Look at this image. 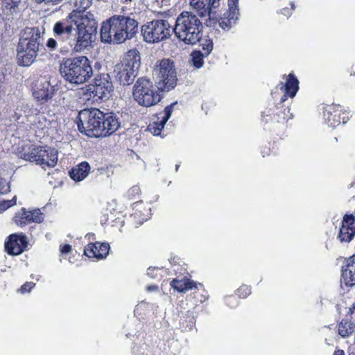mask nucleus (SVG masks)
I'll return each mask as SVG.
<instances>
[{"instance_id": "obj_51", "label": "nucleus", "mask_w": 355, "mask_h": 355, "mask_svg": "<svg viewBox=\"0 0 355 355\" xmlns=\"http://www.w3.org/2000/svg\"><path fill=\"white\" fill-rule=\"evenodd\" d=\"M354 184H355V182H354Z\"/></svg>"}, {"instance_id": "obj_38", "label": "nucleus", "mask_w": 355, "mask_h": 355, "mask_svg": "<svg viewBox=\"0 0 355 355\" xmlns=\"http://www.w3.org/2000/svg\"><path fill=\"white\" fill-rule=\"evenodd\" d=\"M345 268L352 270L355 272V254L351 256L347 260V264Z\"/></svg>"}, {"instance_id": "obj_36", "label": "nucleus", "mask_w": 355, "mask_h": 355, "mask_svg": "<svg viewBox=\"0 0 355 355\" xmlns=\"http://www.w3.org/2000/svg\"><path fill=\"white\" fill-rule=\"evenodd\" d=\"M147 275L153 279H157L161 276L160 269L158 268L149 267L147 270Z\"/></svg>"}, {"instance_id": "obj_32", "label": "nucleus", "mask_w": 355, "mask_h": 355, "mask_svg": "<svg viewBox=\"0 0 355 355\" xmlns=\"http://www.w3.org/2000/svg\"><path fill=\"white\" fill-rule=\"evenodd\" d=\"M76 10L85 11L92 5V0H73Z\"/></svg>"}, {"instance_id": "obj_24", "label": "nucleus", "mask_w": 355, "mask_h": 355, "mask_svg": "<svg viewBox=\"0 0 355 355\" xmlns=\"http://www.w3.org/2000/svg\"><path fill=\"white\" fill-rule=\"evenodd\" d=\"M37 3L46 1V0H34ZM21 0H5L3 3V10L6 15H12L17 13L18 6Z\"/></svg>"}, {"instance_id": "obj_1", "label": "nucleus", "mask_w": 355, "mask_h": 355, "mask_svg": "<svg viewBox=\"0 0 355 355\" xmlns=\"http://www.w3.org/2000/svg\"><path fill=\"white\" fill-rule=\"evenodd\" d=\"M96 24L92 12L73 10L54 24L53 33L60 42L67 43L75 52H80L92 43Z\"/></svg>"}, {"instance_id": "obj_44", "label": "nucleus", "mask_w": 355, "mask_h": 355, "mask_svg": "<svg viewBox=\"0 0 355 355\" xmlns=\"http://www.w3.org/2000/svg\"><path fill=\"white\" fill-rule=\"evenodd\" d=\"M288 12H289V11H288V8H284L282 10V13L284 15H288V14H289Z\"/></svg>"}, {"instance_id": "obj_42", "label": "nucleus", "mask_w": 355, "mask_h": 355, "mask_svg": "<svg viewBox=\"0 0 355 355\" xmlns=\"http://www.w3.org/2000/svg\"><path fill=\"white\" fill-rule=\"evenodd\" d=\"M62 0H46V2L47 3H52L53 4H58V3H60V1H62Z\"/></svg>"}, {"instance_id": "obj_15", "label": "nucleus", "mask_w": 355, "mask_h": 355, "mask_svg": "<svg viewBox=\"0 0 355 355\" xmlns=\"http://www.w3.org/2000/svg\"><path fill=\"white\" fill-rule=\"evenodd\" d=\"M354 220V217L352 215H346L344 217L338 235V239L340 242H349L354 238L355 235Z\"/></svg>"}, {"instance_id": "obj_12", "label": "nucleus", "mask_w": 355, "mask_h": 355, "mask_svg": "<svg viewBox=\"0 0 355 355\" xmlns=\"http://www.w3.org/2000/svg\"><path fill=\"white\" fill-rule=\"evenodd\" d=\"M190 6L197 11L200 17H208L209 21H218L219 26L224 31H227L229 29H224L220 24V21L225 17H227L230 12V10L225 11L221 17L218 10L220 6V0H191ZM230 8V6L228 5ZM231 28H230V30Z\"/></svg>"}, {"instance_id": "obj_20", "label": "nucleus", "mask_w": 355, "mask_h": 355, "mask_svg": "<svg viewBox=\"0 0 355 355\" xmlns=\"http://www.w3.org/2000/svg\"><path fill=\"white\" fill-rule=\"evenodd\" d=\"M238 1L239 0H229L230 10L229 16L220 21V24L224 29L227 30L232 28L236 24L239 14Z\"/></svg>"}, {"instance_id": "obj_49", "label": "nucleus", "mask_w": 355, "mask_h": 355, "mask_svg": "<svg viewBox=\"0 0 355 355\" xmlns=\"http://www.w3.org/2000/svg\"><path fill=\"white\" fill-rule=\"evenodd\" d=\"M291 6H292V9H293V10H294V8H295V5L292 3H291Z\"/></svg>"}, {"instance_id": "obj_29", "label": "nucleus", "mask_w": 355, "mask_h": 355, "mask_svg": "<svg viewBox=\"0 0 355 355\" xmlns=\"http://www.w3.org/2000/svg\"><path fill=\"white\" fill-rule=\"evenodd\" d=\"M342 280L347 286L355 285V272L349 269L342 270Z\"/></svg>"}, {"instance_id": "obj_26", "label": "nucleus", "mask_w": 355, "mask_h": 355, "mask_svg": "<svg viewBox=\"0 0 355 355\" xmlns=\"http://www.w3.org/2000/svg\"><path fill=\"white\" fill-rule=\"evenodd\" d=\"M60 45V51L62 53H67L69 52L70 46H69L67 43H61L58 41V40L55 37V38H49L46 46L49 51H55L57 49L58 46Z\"/></svg>"}, {"instance_id": "obj_31", "label": "nucleus", "mask_w": 355, "mask_h": 355, "mask_svg": "<svg viewBox=\"0 0 355 355\" xmlns=\"http://www.w3.org/2000/svg\"><path fill=\"white\" fill-rule=\"evenodd\" d=\"M200 46H202V49L203 52H202L205 56L209 55V53L213 50V42L209 38H205L202 40L200 43Z\"/></svg>"}, {"instance_id": "obj_37", "label": "nucleus", "mask_w": 355, "mask_h": 355, "mask_svg": "<svg viewBox=\"0 0 355 355\" xmlns=\"http://www.w3.org/2000/svg\"><path fill=\"white\" fill-rule=\"evenodd\" d=\"M10 189L8 182L6 179L0 178V193L7 192Z\"/></svg>"}, {"instance_id": "obj_50", "label": "nucleus", "mask_w": 355, "mask_h": 355, "mask_svg": "<svg viewBox=\"0 0 355 355\" xmlns=\"http://www.w3.org/2000/svg\"><path fill=\"white\" fill-rule=\"evenodd\" d=\"M354 309H355V303L353 304V307H352Z\"/></svg>"}, {"instance_id": "obj_2", "label": "nucleus", "mask_w": 355, "mask_h": 355, "mask_svg": "<svg viewBox=\"0 0 355 355\" xmlns=\"http://www.w3.org/2000/svg\"><path fill=\"white\" fill-rule=\"evenodd\" d=\"M119 114L97 108L84 109L78 114V130L89 137H106L120 127Z\"/></svg>"}, {"instance_id": "obj_18", "label": "nucleus", "mask_w": 355, "mask_h": 355, "mask_svg": "<svg viewBox=\"0 0 355 355\" xmlns=\"http://www.w3.org/2000/svg\"><path fill=\"white\" fill-rule=\"evenodd\" d=\"M176 104V103H172L168 106H166L164 109V116L162 117L161 120H159V118L155 121H153L148 126V130L150 132H151L153 135L158 136L161 135L162 130L164 127L165 123L171 117L173 107Z\"/></svg>"}, {"instance_id": "obj_7", "label": "nucleus", "mask_w": 355, "mask_h": 355, "mask_svg": "<svg viewBox=\"0 0 355 355\" xmlns=\"http://www.w3.org/2000/svg\"><path fill=\"white\" fill-rule=\"evenodd\" d=\"M140 66L139 52L136 49L128 51L123 60L114 67L116 80L122 85H131L137 76Z\"/></svg>"}, {"instance_id": "obj_5", "label": "nucleus", "mask_w": 355, "mask_h": 355, "mask_svg": "<svg viewBox=\"0 0 355 355\" xmlns=\"http://www.w3.org/2000/svg\"><path fill=\"white\" fill-rule=\"evenodd\" d=\"M202 24L193 12L183 11L177 17L172 28L175 36L185 44L193 45L200 42L202 36Z\"/></svg>"}, {"instance_id": "obj_41", "label": "nucleus", "mask_w": 355, "mask_h": 355, "mask_svg": "<svg viewBox=\"0 0 355 355\" xmlns=\"http://www.w3.org/2000/svg\"><path fill=\"white\" fill-rule=\"evenodd\" d=\"M148 291H158V286L156 285H152L147 287Z\"/></svg>"}, {"instance_id": "obj_17", "label": "nucleus", "mask_w": 355, "mask_h": 355, "mask_svg": "<svg viewBox=\"0 0 355 355\" xmlns=\"http://www.w3.org/2000/svg\"><path fill=\"white\" fill-rule=\"evenodd\" d=\"M53 87L50 83L46 80H41L35 85L33 92V97L42 104L46 102L53 96Z\"/></svg>"}, {"instance_id": "obj_34", "label": "nucleus", "mask_w": 355, "mask_h": 355, "mask_svg": "<svg viewBox=\"0 0 355 355\" xmlns=\"http://www.w3.org/2000/svg\"><path fill=\"white\" fill-rule=\"evenodd\" d=\"M17 202V196H15L12 199L7 200H1L0 201V211H5L8 208L12 207L16 205Z\"/></svg>"}, {"instance_id": "obj_4", "label": "nucleus", "mask_w": 355, "mask_h": 355, "mask_svg": "<svg viewBox=\"0 0 355 355\" xmlns=\"http://www.w3.org/2000/svg\"><path fill=\"white\" fill-rule=\"evenodd\" d=\"M44 34V28L39 27H27L21 32L17 49L20 65L28 67L35 60Z\"/></svg>"}, {"instance_id": "obj_43", "label": "nucleus", "mask_w": 355, "mask_h": 355, "mask_svg": "<svg viewBox=\"0 0 355 355\" xmlns=\"http://www.w3.org/2000/svg\"><path fill=\"white\" fill-rule=\"evenodd\" d=\"M333 355H345V353L343 350H337Z\"/></svg>"}, {"instance_id": "obj_6", "label": "nucleus", "mask_w": 355, "mask_h": 355, "mask_svg": "<svg viewBox=\"0 0 355 355\" xmlns=\"http://www.w3.org/2000/svg\"><path fill=\"white\" fill-rule=\"evenodd\" d=\"M60 72L67 82L73 85L85 83L93 74L91 62L83 55L64 59L60 63Z\"/></svg>"}, {"instance_id": "obj_13", "label": "nucleus", "mask_w": 355, "mask_h": 355, "mask_svg": "<svg viewBox=\"0 0 355 355\" xmlns=\"http://www.w3.org/2000/svg\"><path fill=\"white\" fill-rule=\"evenodd\" d=\"M112 87L110 75L102 73L94 79V84L87 86V93L91 98H108Z\"/></svg>"}, {"instance_id": "obj_19", "label": "nucleus", "mask_w": 355, "mask_h": 355, "mask_svg": "<svg viewBox=\"0 0 355 355\" xmlns=\"http://www.w3.org/2000/svg\"><path fill=\"white\" fill-rule=\"evenodd\" d=\"M339 108V107H337L336 110H334V107H330L324 111V121L329 127H336L340 123L341 120L343 123H347L348 121V116L340 117V110Z\"/></svg>"}, {"instance_id": "obj_48", "label": "nucleus", "mask_w": 355, "mask_h": 355, "mask_svg": "<svg viewBox=\"0 0 355 355\" xmlns=\"http://www.w3.org/2000/svg\"><path fill=\"white\" fill-rule=\"evenodd\" d=\"M132 191H135V190H138L137 187H132Z\"/></svg>"}, {"instance_id": "obj_39", "label": "nucleus", "mask_w": 355, "mask_h": 355, "mask_svg": "<svg viewBox=\"0 0 355 355\" xmlns=\"http://www.w3.org/2000/svg\"><path fill=\"white\" fill-rule=\"evenodd\" d=\"M35 285L33 282H26L21 286L20 291L21 293H29Z\"/></svg>"}, {"instance_id": "obj_45", "label": "nucleus", "mask_w": 355, "mask_h": 355, "mask_svg": "<svg viewBox=\"0 0 355 355\" xmlns=\"http://www.w3.org/2000/svg\"><path fill=\"white\" fill-rule=\"evenodd\" d=\"M132 0H121V2L123 4H128L130 3Z\"/></svg>"}, {"instance_id": "obj_47", "label": "nucleus", "mask_w": 355, "mask_h": 355, "mask_svg": "<svg viewBox=\"0 0 355 355\" xmlns=\"http://www.w3.org/2000/svg\"><path fill=\"white\" fill-rule=\"evenodd\" d=\"M179 166H179L178 164H176V165H175V171H176L178 170Z\"/></svg>"}, {"instance_id": "obj_40", "label": "nucleus", "mask_w": 355, "mask_h": 355, "mask_svg": "<svg viewBox=\"0 0 355 355\" xmlns=\"http://www.w3.org/2000/svg\"><path fill=\"white\" fill-rule=\"evenodd\" d=\"M72 250V248L70 245H64L63 246L61 247L60 248V252L62 254H69Z\"/></svg>"}, {"instance_id": "obj_46", "label": "nucleus", "mask_w": 355, "mask_h": 355, "mask_svg": "<svg viewBox=\"0 0 355 355\" xmlns=\"http://www.w3.org/2000/svg\"><path fill=\"white\" fill-rule=\"evenodd\" d=\"M141 205V203H138V202H137V203H135V208L137 209H137H137V207H140Z\"/></svg>"}, {"instance_id": "obj_8", "label": "nucleus", "mask_w": 355, "mask_h": 355, "mask_svg": "<svg viewBox=\"0 0 355 355\" xmlns=\"http://www.w3.org/2000/svg\"><path fill=\"white\" fill-rule=\"evenodd\" d=\"M20 157L25 160L35 162L42 168L53 167L58 162V151L47 146L26 145L20 152Z\"/></svg>"}, {"instance_id": "obj_23", "label": "nucleus", "mask_w": 355, "mask_h": 355, "mask_svg": "<svg viewBox=\"0 0 355 355\" xmlns=\"http://www.w3.org/2000/svg\"><path fill=\"white\" fill-rule=\"evenodd\" d=\"M171 286L180 293H185L196 287V284L189 279L183 277L181 279H173L171 282Z\"/></svg>"}, {"instance_id": "obj_28", "label": "nucleus", "mask_w": 355, "mask_h": 355, "mask_svg": "<svg viewBox=\"0 0 355 355\" xmlns=\"http://www.w3.org/2000/svg\"><path fill=\"white\" fill-rule=\"evenodd\" d=\"M22 114H24L25 116H28L33 114V111L30 107L28 103L21 102L17 105L16 112L15 113V119H19V118L22 116Z\"/></svg>"}, {"instance_id": "obj_11", "label": "nucleus", "mask_w": 355, "mask_h": 355, "mask_svg": "<svg viewBox=\"0 0 355 355\" xmlns=\"http://www.w3.org/2000/svg\"><path fill=\"white\" fill-rule=\"evenodd\" d=\"M144 40L148 43H158L170 37L172 26L166 20H153L141 28Z\"/></svg>"}, {"instance_id": "obj_16", "label": "nucleus", "mask_w": 355, "mask_h": 355, "mask_svg": "<svg viewBox=\"0 0 355 355\" xmlns=\"http://www.w3.org/2000/svg\"><path fill=\"white\" fill-rule=\"evenodd\" d=\"M110 245L107 243H89L85 247L84 254L89 258L101 259L108 254Z\"/></svg>"}, {"instance_id": "obj_3", "label": "nucleus", "mask_w": 355, "mask_h": 355, "mask_svg": "<svg viewBox=\"0 0 355 355\" xmlns=\"http://www.w3.org/2000/svg\"><path fill=\"white\" fill-rule=\"evenodd\" d=\"M137 20L123 15H114L103 21L101 28V39L104 43L121 44L131 40L138 33Z\"/></svg>"}, {"instance_id": "obj_25", "label": "nucleus", "mask_w": 355, "mask_h": 355, "mask_svg": "<svg viewBox=\"0 0 355 355\" xmlns=\"http://www.w3.org/2000/svg\"><path fill=\"white\" fill-rule=\"evenodd\" d=\"M354 324L351 321L343 320L338 327L339 335L343 338L349 336L354 331Z\"/></svg>"}, {"instance_id": "obj_35", "label": "nucleus", "mask_w": 355, "mask_h": 355, "mask_svg": "<svg viewBox=\"0 0 355 355\" xmlns=\"http://www.w3.org/2000/svg\"><path fill=\"white\" fill-rule=\"evenodd\" d=\"M250 288L247 285H242L237 290V295L241 298H245L250 294Z\"/></svg>"}, {"instance_id": "obj_21", "label": "nucleus", "mask_w": 355, "mask_h": 355, "mask_svg": "<svg viewBox=\"0 0 355 355\" xmlns=\"http://www.w3.org/2000/svg\"><path fill=\"white\" fill-rule=\"evenodd\" d=\"M283 88H284L285 95L282 98V101H285L286 96L293 98L296 95L299 89V81L293 73L288 76L285 85L281 87V89Z\"/></svg>"}, {"instance_id": "obj_14", "label": "nucleus", "mask_w": 355, "mask_h": 355, "mask_svg": "<svg viewBox=\"0 0 355 355\" xmlns=\"http://www.w3.org/2000/svg\"><path fill=\"white\" fill-rule=\"evenodd\" d=\"M27 246V237L24 234H12L8 236L5 243V249L11 255L21 254Z\"/></svg>"}, {"instance_id": "obj_10", "label": "nucleus", "mask_w": 355, "mask_h": 355, "mask_svg": "<svg viewBox=\"0 0 355 355\" xmlns=\"http://www.w3.org/2000/svg\"><path fill=\"white\" fill-rule=\"evenodd\" d=\"M157 89L162 91H170L177 83L176 71L173 62L164 59L156 65L153 70Z\"/></svg>"}, {"instance_id": "obj_30", "label": "nucleus", "mask_w": 355, "mask_h": 355, "mask_svg": "<svg viewBox=\"0 0 355 355\" xmlns=\"http://www.w3.org/2000/svg\"><path fill=\"white\" fill-rule=\"evenodd\" d=\"M205 56L200 51H194L191 54L192 62L196 68H200L203 64V57Z\"/></svg>"}, {"instance_id": "obj_27", "label": "nucleus", "mask_w": 355, "mask_h": 355, "mask_svg": "<svg viewBox=\"0 0 355 355\" xmlns=\"http://www.w3.org/2000/svg\"><path fill=\"white\" fill-rule=\"evenodd\" d=\"M13 220L19 227H24L28 223H32L29 213L25 208H22L20 212L16 214Z\"/></svg>"}, {"instance_id": "obj_22", "label": "nucleus", "mask_w": 355, "mask_h": 355, "mask_svg": "<svg viewBox=\"0 0 355 355\" xmlns=\"http://www.w3.org/2000/svg\"><path fill=\"white\" fill-rule=\"evenodd\" d=\"M89 170V164L86 162H83L72 168L69 173L70 177L75 181H82L88 175Z\"/></svg>"}, {"instance_id": "obj_9", "label": "nucleus", "mask_w": 355, "mask_h": 355, "mask_svg": "<svg viewBox=\"0 0 355 355\" xmlns=\"http://www.w3.org/2000/svg\"><path fill=\"white\" fill-rule=\"evenodd\" d=\"M132 96L139 105L144 107L155 105L162 99L153 82L146 77H141L137 80L133 86Z\"/></svg>"}, {"instance_id": "obj_33", "label": "nucleus", "mask_w": 355, "mask_h": 355, "mask_svg": "<svg viewBox=\"0 0 355 355\" xmlns=\"http://www.w3.org/2000/svg\"><path fill=\"white\" fill-rule=\"evenodd\" d=\"M29 213V216L31 217V220L32 223H41L44 218L42 216V214L39 209H33L32 211H28Z\"/></svg>"}]
</instances>
